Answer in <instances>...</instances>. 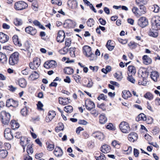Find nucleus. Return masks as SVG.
<instances>
[{
  "instance_id": "f3484780",
  "label": "nucleus",
  "mask_w": 160,
  "mask_h": 160,
  "mask_svg": "<svg viewBox=\"0 0 160 160\" xmlns=\"http://www.w3.org/2000/svg\"><path fill=\"white\" fill-rule=\"evenodd\" d=\"M138 135L135 132L130 133L128 135V139L129 141L133 142L138 139Z\"/></svg>"
},
{
  "instance_id": "3c124183",
  "label": "nucleus",
  "mask_w": 160,
  "mask_h": 160,
  "mask_svg": "<svg viewBox=\"0 0 160 160\" xmlns=\"http://www.w3.org/2000/svg\"><path fill=\"white\" fill-rule=\"evenodd\" d=\"M132 11L136 16H139V10L136 7H134L132 9Z\"/></svg>"
},
{
  "instance_id": "4468645a",
  "label": "nucleus",
  "mask_w": 160,
  "mask_h": 160,
  "mask_svg": "<svg viewBox=\"0 0 160 160\" xmlns=\"http://www.w3.org/2000/svg\"><path fill=\"white\" fill-rule=\"evenodd\" d=\"M65 38V33L62 31H59L57 38V41L58 42H62L64 41Z\"/></svg>"
},
{
  "instance_id": "473e14b6",
  "label": "nucleus",
  "mask_w": 160,
  "mask_h": 160,
  "mask_svg": "<svg viewBox=\"0 0 160 160\" xmlns=\"http://www.w3.org/2000/svg\"><path fill=\"white\" fill-rule=\"evenodd\" d=\"M107 118L104 115L101 114L99 116V122L101 124H104L107 121Z\"/></svg>"
},
{
  "instance_id": "69168bd1",
  "label": "nucleus",
  "mask_w": 160,
  "mask_h": 160,
  "mask_svg": "<svg viewBox=\"0 0 160 160\" xmlns=\"http://www.w3.org/2000/svg\"><path fill=\"white\" fill-rule=\"evenodd\" d=\"M40 119V118L39 116H37L36 117H32V119L31 120V121L35 122H36L39 121Z\"/></svg>"
},
{
  "instance_id": "6e6552de",
  "label": "nucleus",
  "mask_w": 160,
  "mask_h": 160,
  "mask_svg": "<svg viewBox=\"0 0 160 160\" xmlns=\"http://www.w3.org/2000/svg\"><path fill=\"white\" fill-rule=\"evenodd\" d=\"M146 72H145L144 73L143 72L140 70L138 72L139 75L141 76L142 78H140L138 81V84L139 85H142L143 86H146L147 85V82L146 81V79L144 78V74H145Z\"/></svg>"
},
{
  "instance_id": "4be33fe9",
  "label": "nucleus",
  "mask_w": 160,
  "mask_h": 160,
  "mask_svg": "<svg viewBox=\"0 0 160 160\" xmlns=\"http://www.w3.org/2000/svg\"><path fill=\"white\" fill-rule=\"evenodd\" d=\"M150 77L154 81L156 82L159 78V74L158 72L153 71L151 72Z\"/></svg>"
},
{
  "instance_id": "ea45409f",
  "label": "nucleus",
  "mask_w": 160,
  "mask_h": 160,
  "mask_svg": "<svg viewBox=\"0 0 160 160\" xmlns=\"http://www.w3.org/2000/svg\"><path fill=\"white\" fill-rule=\"evenodd\" d=\"M26 151L28 154L30 153L32 154L33 153V151L32 148V145L29 144L28 145Z\"/></svg>"
},
{
  "instance_id": "6ab92c4d",
  "label": "nucleus",
  "mask_w": 160,
  "mask_h": 160,
  "mask_svg": "<svg viewBox=\"0 0 160 160\" xmlns=\"http://www.w3.org/2000/svg\"><path fill=\"white\" fill-rule=\"evenodd\" d=\"M54 153L55 156L57 157L61 156L63 154L62 151L59 147H56L54 151Z\"/></svg>"
},
{
  "instance_id": "13d9d810",
  "label": "nucleus",
  "mask_w": 160,
  "mask_h": 160,
  "mask_svg": "<svg viewBox=\"0 0 160 160\" xmlns=\"http://www.w3.org/2000/svg\"><path fill=\"white\" fill-rule=\"evenodd\" d=\"M152 8L154 9L153 12L156 13L159 12L160 9L159 7L157 5H154Z\"/></svg>"
},
{
  "instance_id": "052dcab7",
  "label": "nucleus",
  "mask_w": 160,
  "mask_h": 160,
  "mask_svg": "<svg viewBox=\"0 0 160 160\" xmlns=\"http://www.w3.org/2000/svg\"><path fill=\"white\" fill-rule=\"evenodd\" d=\"M149 36L154 38H156L158 36V33L157 32H150L149 33Z\"/></svg>"
},
{
  "instance_id": "f8f14e48",
  "label": "nucleus",
  "mask_w": 160,
  "mask_h": 160,
  "mask_svg": "<svg viewBox=\"0 0 160 160\" xmlns=\"http://www.w3.org/2000/svg\"><path fill=\"white\" fill-rule=\"evenodd\" d=\"M57 65L56 62L53 60L46 62L44 64V67L46 68H54Z\"/></svg>"
},
{
  "instance_id": "58836bf2",
  "label": "nucleus",
  "mask_w": 160,
  "mask_h": 160,
  "mask_svg": "<svg viewBox=\"0 0 160 160\" xmlns=\"http://www.w3.org/2000/svg\"><path fill=\"white\" fill-rule=\"evenodd\" d=\"M56 115V112L54 111H50L49 112L48 115L50 116L49 121H51L52 119L55 117Z\"/></svg>"
},
{
  "instance_id": "8fccbe9b",
  "label": "nucleus",
  "mask_w": 160,
  "mask_h": 160,
  "mask_svg": "<svg viewBox=\"0 0 160 160\" xmlns=\"http://www.w3.org/2000/svg\"><path fill=\"white\" fill-rule=\"evenodd\" d=\"M93 85V82L91 79H89L87 83L84 84V86L88 88H91L92 87Z\"/></svg>"
},
{
  "instance_id": "f704fd0d",
  "label": "nucleus",
  "mask_w": 160,
  "mask_h": 160,
  "mask_svg": "<svg viewBox=\"0 0 160 160\" xmlns=\"http://www.w3.org/2000/svg\"><path fill=\"white\" fill-rule=\"evenodd\" d=\"M148 0H136L137 5L138 6L144 5L148 3Z\"/></svg>"
},
{
  "instance_id": "bf43d9fd",
  "label": "nucleus",
  "mask_w": 160,
  "mask_h": 160,
  "mask_svg": "<svg viewBox=\"0 0 160 160\" xmlns=\"http://www.w3.org/2000/svg\"><path fill=\"white\" fill-rule=\"evenodd\" d=\"M47 148L48 150L52 151L54 148V145L53 144L49 143L47 146Z\"/></svg>"
},
{
  "instance_id": "e433bc0d",
  "label": "nucleus",
  "mask_w": 160,
  "mask_h": 160,
  "mask_svg": "<svg viewBox=\"0 0 160 160\" xmlns=\"http://www.w3.org/2000/svg\"><path fill=\"white\" fill-rule=\"evenodd\" d=\"M114 75V77L119 81L121 80L122 78V73L121 72H117Z\"/></svg>"
},
{
  "instance_id": "c9c22d12",
  "label": "nucleus",
  "mask_w": 160,
  "mask_h": 160,
  "mask_svg": "<svg viewBox=\"0 0 160 160\" xmlns=\"http://www.w3.org/2000/svg\"><path fill=\"white\" fill-rule=\"evenodd\" d=\"M8 152L4 149L0 150V157L2 158H5L8 155Z\"/></svg>"
},
{
  "instance_id": "5701e85b",
  "label": "nucleus",
  "mask_w": 160,
  "mask_h": 160,
  "mask_svg": "<svg viewBox=\"0 0 160 160\" xmlns=\"http://www.w3.org/2000/svg\"><path fill=\"white\" fill-rule=\"evenodd\" d=\"M12 40L15 45L19 47L22 46V44L19 41L18 36L17 35H14L12 37Z\"/></svg>"
},
{
  "instance_id": "cd10ccee",
  "label": "nucleus",
  "mask_w": 160,
  "mask_h": 160,
  "mask_svg": "<svg viewBox=\"0 0 160 160\" xmlns=\"http://www.w3.org/2000/svg\"><path fill=\"white\" fill-rule=\"evenodd\" d=\"M39 77V74L36 71H34L32 72L31 75L29 76V78L31 80H34L38 78Z\"/></svg>"
},
{
  "instance_id": "864d4df0",
  "label": "nucleus",
  "mask_w": 160,
  "mask_h": 160,
  "mask_svg": "<svg viewBox=\"0 0 160 160\" xmlns=\"http://www.w3.org/2000/svg\"><path fill=\"white\" fill-rule=\"evenodd\" d=\"M51 2L52 4L58 5V6H61L62 2L61 0H51Z\"/></svg>"
},
{
  "instance_id": "1a4fd4ad",
  "label": "nucleus",
  "mask_w": 160,
  "mask_h": 160,
  "mask_svg": "<svg viewBox=\"0 0 160 160\" xmlns=\"http://www.w3.org/2000/svg\"><path fill=\"white\" fill-rule=\"evenodd\" d=\"M148 23V20L145 17H141L138 20V24L142 28L145 27Z\"/></svg>"
},
{
  "instance_id": "f03ea898",
  "label": "nucleus",
  "mask_w": 160,
  "mask_h": 160,
  "mask_svg": "<svg viewBox=\"0 0 160 160\" xmlns=\"http://www.w3.org/2000/svg\"><path fill=\"white\" fill-rule=\"evenodd\" d=\"M152 28L156 31L160 29V16H156L152 18Z\"/></svg>"
},
{
  "instance_id": "bb28decb",
  "label": "nucleus",
  "mask_w": 160,
  "mask_h": 160,
  "mask_svg": "<svg viewBox=\"0 0 160 160\" xmlns=\"http://www.w3.org/2000/svg\"><path fill=\"white\" fill-rule=\"evenodd\" d=\"M147 119V117L144 114L141 113L139 114L136 118V120L137 121H145Z\"/></svg>"
},
{
  "instance_id": "49530a36",
  "label": "nucleus",
  "mask_w": 160,
  "mask_h": 160,
  "mask_svg": "<svg viewBox=\"0 0 160 160\" xmlns=\"http://www.w3.org/2000/svg\"><path fill=\"white\" fill-rule=\"evenodd\" d=\"M70 50V48H69V47L66 46L63 48V50H60V52L62 54H65L68 51L69 52ZM69 52L70 53V52Z\"/></svg>"
},
{
  "instance_id": "9b49d317",
  "label": "nucleus",
  "mask_w": 160,
  "mask_h": 160,
  "mask_svg": "<svg viewBox=\"0 0 160 160\" xmlns=\"http://www.w3.org/2000/svg\"><path fill=\"white\" fill-rule=\"evenodd\" d=\"M85 107L88 111H91L95 107L94 103L90 100H87L85 102Z\"/></svg>"
},
{
  "instance_id": "7c9ffc66",
  "label": "nucleus",
  "mask_w": 160,
  "mask_h": 160,
  "mask_svg": "<svg viewBox=\"0 0 160 160\" xmlns=\"http://www.w3.org/2000/svg\"><path fill=\"white\" fill-rule=\"evenodd\" d=\"M111 145L115 148H119L121 147V143L116 140H114L112 141Z\"/></svg>"
},
{
  "instance_id": "39448f33",
  "label": "nucleus",
  "mask_w": 160,
  "mask_h": 160,
  "mask_svg": "<svg viewBox=\"0 0 160 160\" xmlns=\"http://www.w3.org/2000/svg\"><path fill=\"white\" fill-rule=\"evenodd\" d=\"M119 127L121 131L123 133H128L130 131L129 124L126 122L123 121L121 122Z\"/></svg>"
},
{
  "instance_id": "37998d69",
  "label": "nucleus",
  "mask_w": 160,
  "mask_h": 160,
  "mask_svg": "<svg viewBox=\"0 0 160 160\" xmlns=\"http://www.w3.org/2000/svg\"><path fill=\"white\" fill-rule=\"evenodd\" d=\"M13 102V100L12 99H9L7 100L6 102V106L9 107L12 106Z\"/></svg>"
},
{
  "instance_id": "680f3d73",
  "label": "nucleus",
  "mask_w": 160,
  "mask_h": 160,
  "mask_svg": "<svg viewBox=\"0 0 160 160\" xmlns=\"http://www.w3.org/2000/svg\"><path fill=\"white\" fill-rule=\"evenodd\" d=\"M78 123L80 124L84 125H86L88 123V122L84 120H79L78 121Z\"/></svg>"
},
{
  "instance_id": "20e7f679",
  "label": "nucleus",
  "mask_w": 160,
  "mask_h": 160,
  "mask_svg": "<svg viewBox=\"0 0 160 160\" xmlns=\"http://www.w3.org/2000/svg\"><path fill=\"white\" fill-rule=\"evenodd\" d=\"M19 54L17 52L12 53L10 56L9 59V63L11 65H14L17 64L19 61Z\"/></svg>"
},
{
  "instance_id": "aec40b11",
  "label": "nucleus",
  "mask_w": 160,
  "mask_h": 160,
  "mask_svg": "<svg viewBox=\"0 0 160 160\" xmlns=\"http://www.w3.org/2000/svg\"><path fill=\"white\" fill-rule=\"evenodd\" d=\"M111 150L110 147L108 145H103L101 148V151L105 153H108L110 152Z\"/></svg>"
},
{
  "instance_id": "ddd939ff",
  "label": "nucleus",
  "mask_w": 160,
  "mask_h": 160,
  "mask_svg": "<svg viewBox=\"0 0 160 160\" xmlns=\"http://www.w3.org/2000/svg\"><path fill=\"white\" fill-rule=\"evenodd\" d=\"M92 136L96 138L100 141L103 140L105 138V136L103 133L98 131L93 133Z\"/></svg>"
},
{
  "instance_id": "dca6fc26",
  "label": "nucleus",
  "mask_w": 160,
  "mask_h": 160,
  "mask_svg": "<svg viewBox=\"0 0 160 160\" xmlns=\"http://www.w3.org/2000/svg\"><path fill=\"white\" fill-rule=\"evenodd\" d=\"M9 39L8 35L2 32H0V42L2 43H5L8 41Z\"/></svg>"
},
{
  "instance_id": "a878e982",
  "label": "nucleus",
  "mask_w": 160,
  "mask_h": 160,
  "mask_svg": "<svg viewBox=\"0 0 160 160\" xmlns=\"http://www.w3.org/2000/svg\"><path fill=\"white\" fill-rule=\"evenodd\" d=\"M11 128L12 129H15L16 128H18L19 127V123L15 120H12L10 122Z\"/></svg>"
},
{
  "instance_id": "72a5a7b5",
  "label": "nucleus",
  "mask_w": 160,
  "mask_h": 160,
  "mask_svg": "<svg viewBox=\"0 0 160 160\" xmlns=\"http://www.w3.org/2000/svg\"><path fill=\"white\" fill-rule=\"evenodd\" d=\"M13 23L16 26H20L22 24L23 22L22 20L21 19L16 18L14 19Z\"/></svg>"
},
{
  "instance_id": "09e8293b",
  "label": "nucleus",
  "mask_w": 160,
  "mask_h": 160,
  "mask_svg": "<svg viewBox=\"0 0 160 160\" xmlns=\"http://www.w3.org/2000/svg\"><path fill=\"white\" fill-rule=\"evenodd\" d=\"M28 110L26 107H24L21 110V113L22 116H25L28 114Z\"/></svg>"
},
{
  "instance_id": "79ce46f5",
  "label": "nucleus",
  "mask_w": 160,
  "mask_h": 160,
  "mask_svg": "<svg viewBox=\"0 0 160 160\" xmlns=\"http://www.w3.org/2000/svg\"><path fill=\"white\" fill-rule=\"evenodd\" d=\"M144 97L149 100H151L153 98L152 94L149 92H147L144 95Z\"/></svg>"
},
{
  "instance_id": "0eeeda50",
  "label": "nucleus",
  "mask_w": 160,
  "mask_h": 160,
  "mask_svg": "<svg viewBox=\"0 0 160 160\" xmlns=\"http://www.w3.org/2000/svg\"><path fill=\"white\" fill-rule=\"evenodd\" d=\"M28 7V5L25 2L19 1L16 2L14 4V8L17 10L23 9Z\"/></svg>"
},
{
  "instance_id": "412c9836",
  "label": "nucleus",
  "mask_w": 160,
  "mask_h": 160,
  "mask_svg": "<svg viewBox=\"0 0 160 160\" xmlns=\"http://www.w3.org/2000/svg\"><path fill=\"white\" fill-rule=\"evenodd\" d=\"M142 60L143 63L146 65H148L150 64L152 60L151 59L148 57L147 55H144L142 57Z\"/></svg>"
},
{
  "instance_id": "0e129e2a",
  "label": "nucleus",
  "mask_w": 160,
  "mask_h": 160,
  "mask_svg": "<svg viewBox=\"0 0 160 160\" xmlns=\"http://www.w3.org/2000/svg\"><path fill=\"white\" fill-rule=\"evenodd\" d=\"M64 72L67 74H70V67H66L64 69Z\"/></svg>"
},
{
  "instance_id": "5fc2aeb1",
  "label": "nucleus",
  "mask_w": 160,
  "mask_h": 160,
  "mask_svg": "<svg viewBox=\"0 0 160 160\" xmlns=\"http://www.w3.org/2000/svg\"><path fill=\"white\" fill-rule=\"evenodd\" d=\"M106 128L108 129L114 130H115V127L114 126L113 124L111 123H109L107 125Z\"/></svg>"
},
{
  "instance_id": "e2e57ef3",
  "label": "nucleus",
  "mask_w": 160,
  "mask_h": 160,
  "mask_svg": "<svg viewBox=\"0 0 160 160\" xmlns=\"http://www.w3.org/2000/svg\"><path fill=\"white\" fill-rule=\"evenodd\" d=\"M159 132V129L158 127H155L152 130V133L153 134L156 135Z\"/></svg>"
},
{
  "instance_id": "2eb2a0df",
  "label": "nucleus",
  "mask_w": 160,
  "mask_h": 160,
  "mask_svg": "<svg viewBox=\"0 0 160 160\" xmlns=\"http://www.w3.org/2000/svg\"><path fill=\"white\" fill-rule=\"evenodd\" d=\"M25 30L27 33L30 34L32 35H35L37 32V30L35 28L31 26L27 27L25 28Z\"/></svg>"
},
{
  "instance_id": "c85d7f7f",
  "label": "nucleus",
  "mask_w": 160,
  "mask_h": 160,
  "mask_svg": "<svg viewBox=\"0 0 160 160\" xmlns=\"http://www.w3.org/2000/svg\"><path fill=\"white\" fill-rule=\"evenodd\" d=\"M131 95L130 92L128 91L124 90L122 92V97L125 99H127L128 98H130Z\"/></svg>"
},
{
  "instance_id": "2f4dec72",
  "label": "nucleus",
  "mask_w": 160,
  "mask_h": 160,
  "mask_svg": "<svg viewBox=\"0 0 160 160\" xmlns=\"http://www.w3.org/2000/svg\"><path fill=\"white\" fill-rule=\"evenodd\" d=\"M140 7L139 10V16L145 14L146 13V8L144 5L139 6Z\"/></svg>"
},
{
  "instance_id": "a211bd4d",
  "label": "nucleus",
  "mask_w": 160,
  "mask_h": 160,
  "mask_svg": "<svg viewBox=\"0 0 160 160\" xmlns=\"http://www.w3.org/2000/svg\"><path fill=\"white\" fill-rule=\"evenodd\" d=\"M128 74L129 76H132L134 75L136 73L135 68L133 66H129L128 67Z\"/></svg>"
},
{
  "instance_id": "4d7b16f0",
  "label": "nucleus",
  "mask_w": 160,
  "mask_h": 160,
  "mask_svg": "<svg viewBox=\"0 0 160 160\" xmlns=\"http://www.w3.org/2000/svg\"><path fill=\"white\" fill-rule=\"evenodd\" d=\"M91 114H92L94 117H96L98 116V111L96 109H94L92 110L91 112Z\"/></svg>"
},
{
  "instance_id": "9d476101",
  "label": "nucleus",
  "mask_w": 160,
  "mask_h": 160,
  "mask_svg": "<svg viewBox=\"0 0 160 160\" xmlns=\"http://www.w3.org/2000/svg\"><path fill=\"white\" fill-rule=\"evenodd\" d=\"M4 136L5 138L8 140H12L13 137L11 130L9 128H6L4 132Z\"/></svg>"
},
{
  "instance_id": "603ef678",
  "label": "nucleus",
  "mask_w": 160,
  "mask_h": 160,
  "mask_svg": "<svg viewBox=\"0 0 160 160\" xmlns=\"http://www.w3.org/2000/svg\"><path fill=\"white\" fill-rule=\"evenodd\" d=\"M98 99L99 100L101 99L105 101H107V97L103 94H101L98 97Z\"/></svg>"
},
{
  "instance_id": "c03bdc74",
  "label": "nucleus",
  "mask_w": 160,
  "mask_h": 160,
  "mask_svg": "<svg viewBox=\"0 0 160 160\" xmlns=\"http://www.w3.org/2000/svg\"><path fill=\"white\" fill-rule=\"evenodd\" d=\"M94 22L92 18H89L87 22V25L90 27H92L94 24Z\"/></svg>"
},
{
  "instance_id": "338daca9",
  "label": "nucleus",
  "mask_w": 160,
  "mask_h": 160,
  "mask_svg": "<svg viewBox=\"0 0 160 160\" xmlns=\"http://www.w3.org/2000/svg\"><path fill=\"white\" fill-rule=\"evenodd\" d=\"M89 68L91 70H92L93 72H97L98 68V67L97 66L93 67L90 66L89 67Z\"/></svg>"
},
{
  "instance_id": "393cba45",
  "label": "nucleus",
  "mask_w": 160,
  "mask_h": 160,
  "mask_svg": "<svg viewBox=\"0 0 160 160\" xmlns=\"http://www.w3.org/2000/svg\"><path fill=\"white\" fill-rule=\"evenodd\" d=\"M19 86L22 88H25L27 85V82L25 79L23 78L20 79L18 81Z\"/></svg>"
},
{
  "instance_id": "b1692460",
  "label": "nucleus",
  "mask_w": 160,
  "mask_h": 160,
  "mask_svg": "<svg viewBox=\"0 0 160 160\" xmlns=\"http://www.w3.org/2000/svg\"><path fill=\"white\" fill-rule=\"evenodd\" d=\"M30 140H28L27 138L23 137L20 139V143L22 146L26 145L29 143Z\"/></svg>"
},
{
  "instance_id": "a19ab883",
  "label": "nucleus",
  "mask_w": 160,
  "mask_h": 160,
  "mask_svg": "<svg viewBox=\"0 0 160 160\" xmlns=\"http://www.w3.org/2000/svg\"><path fill=\"white\" fill-rule=\"evenodd\" d=\"M63 27L67 29H69L70 27V20L67 19L65 21L63 24Z\"/></svg>"
},
{
  "instance_id": "c756f323",
  "label": "nucleus",
  "mask_w": 160,
  "mask_h": 160,
  "mask_svg": "<svg viewBox=\"0 0 160 160\" xmlns=\"http://www.w3.org/2000/svg\"><path fill=\"white\" fill-rule=\"evenodd\" d=\"M64 129V126L63 124L59 122L58 124V126L55 128V130L57 132H58L61 131H63Z\"/></svg>"
},
{
  "instance_id": "7ed1b4c3",
  "label": "nucleus",
  "mask_w": 160,
  "mask_h": 160,
  "mask_svg": "<svg viewBox=\"0 0 160 160\" xmlns=\"http://www.w3.org/2000/svg\"><path fill=\"white\" fill-rule=\"evenodd\" d=\"M11 115L9 113L5 111L1 112L0 118L2 123L5 125L8 124L10 122Z\"/></svg>"
},
{
  "instance_id": "6e6d98bb",
  "label": "nucleus",
  "mask_w": 160,
  "mask_h": 160,
  "mask_svg": "<svg viewBox=\"0 0 160 160\" xmlns=\"http://www.w3.org/2000/svg\"><path fill=\"white\" fill-rule=\"evenodd\" d=\"M73 77L77 82L78 83L80 82L81 78L80 76L75 74L73 76Z\"/></svg>"
},
{
  "instance_id": "f257e3e1",
  "label": "nucleus",
  "mask_w": 160,
  "mask_h": 160,
  "mask_svg": "<svg viewBox=\"0 0 160 160\" xmlns=\"http://www.w3.org/2000/svg\"><path fill=\"white\" fill-rule=\"evenodd\" d=\"M83 52L84 54L87 57H90V60L92 61L94 60L95 56L92 51L91 47L85 46L83 48Z\"/></svg>"
},
{
  "instance_id": "de8ad7c7",
  "label": "nucleus",
  "mask_w": 160,
  "mask_h": 160,
  "mask_svg": "<svg viewBox=\"0 0 160 160\" xmlns=\"http://www.w3.org/2000/svg\"><path fill=\"white\" fill-rule=\"evenodd\" d=\"M138 44L134 42H130L128 44V46L130 48L132 49L135 48L138 46Z\"/></svg>"
},
{
  "instance_id": "4c0bfd02",
  "label": "nucleus",
  "mask_w": 160,
  "mask_h": 160,
  "mask_svg": "<svg viewBox=\"0 0 160 160\" xmlns=\"http://www.w3.org/2000/svg\"><path fill=\"white\" fill-rule=\"evenodd\" d=\"M7 58L6 55L0 52V61L4 63V62L7 61Z\"/></svg>"
},
{
  "instance_id": "a18cd8bd",
  "label": "nucleus",
  "mask_w": 160,
  "mask_h": 160,
  "mask_svg": "<svg viewBox=\"0 0 160 160\" xmlns=\"http://www.w3.org/2000/svg\"><path fill=\"white\" fill-rule=\"evenodd\" d=\"M58 99L59 102L60 104L63 105H65L67 104L68 103L66 102V99L65 98L64 99L63 98L60 97Z\"/></svg>"
},
{
  "instance_id": "423d86ee",
  "label": "nucleus",
  "mask_w": 160,
  "mask_h": 160,
  "mask_svg": "<svg viewBox=\"0 0 160 160\" xmlns=\"http://www.w3.org/2000/svg\"><path fill=\"white\" fill-rule=\"evenodd\" d=\"M40 59L38 58H35L33 59V62L29 63V66L31 69L36 70L40 65Z\"/></svg>"
},
{
  "instance_id": "774afa93",
  "label": "nucleus",
  "mask_w": 160,
  "mask_h": 160,
  "mask_svg": "<svg viewBox=\"0 0 160 160\" xmlns=\"http://www.w3.org/2000/svg\"><path fill=\"white\" fill-rule=\"evenodd\" d=\"M37 107L38 109L42 110V108L43 106V105L41 101H38L37 104Z\"/></svg>"
}]
</instances>
